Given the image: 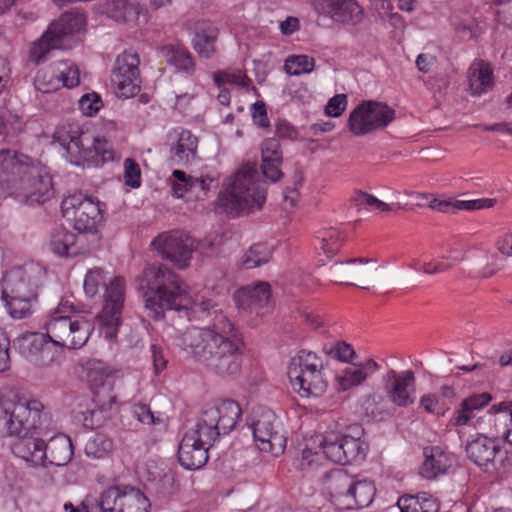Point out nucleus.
<instances>
[{
    "instance_id": "5701e85b",
    "label": "nucleus",
    "mask_w": 512,
    "mask_h": 512,
    "mask_svg": "<svg viewBox=\"0 0 512 512\" xmlns=\"http://www.w3.org/2000/svg\"><path fill=\"white\" fill-rule=\"evenodd\" d=\"M15 349L37 367H48L54 361V353L43 345L42 338L36 333L23 334L14 340Z\"/></svg>"
},
{
    "instance_id": "473e14b6",
    "label": "nucleus",
    "mask_w": 512,
    "mask_h": 512,
    "mask_svg": "<svg viewBox=\"0 0 512 512\" xmlns=\"http://www.w3.org/2000/svg\"><path fill=\"white\" fill-rule=\"evenodd\" d=\"M160 54L167 64L177 71L193 75L196 70L194 57L191 52L180 44H167L160 48Z\"/></svg>"
},
{
    "instance_id": "39448f33",
    "label": "nucleus",
    "mask_w": 512,
    "mask_h": 512,
    "mask_svg": "<svg viewBox=\"0 0 512 512\" xmlns=\"http://www.w3.org/2000/svg\"><path fill=\"white\" fill-rule=\"evenodd\" d=\"M46 336L56 346L66 349L82 348L94 331V324L77 313L68 299H62L49 314L44 325Z\"/></svg>"
},
{
    "instance_id": "7ed1b4c3",
    "label": "nucleus",
    "mask_w": 512,
    "mask_h": 512,
    "mask_svg": "<svg viewBox=\"0 0 512 512\" xmlns=\"http://www.w3.org/2000/svg\"><path fill=\"white\" fill-rule=\"evenodd\" d=\"M53 139L64 149L65 158L74 165L97 167L115 158V151L107 139L83 130L76 122L59 124Z\"/></svg>"
},
{
    "instance_id": "de8ad7c7",
    "label": "nucleus",
    "mask_w": 512,
    "mask_h": 512,
    "mask_svg": "<svg viewBox=\"0 0 512 512\" xmlns=\"http://www.w3.org/2000/svg\"><path fill=\"white\" fill-rule=\"evenodd\" d=\"M323 352L333 359L349 364H352L353 359L356 357L353 347L345 341L325 344L323 346Z\"/></svg>"
},
{
    "instance_id": "774afa93",
    "label": "nucleus",
    "mask_w": 512,
    "mask_h": 512,
    "mask_svg": "<svg viewBox=\"0 0 512 512\" xmlns=\"http://www.w3.org/2000/svg\"><path fill=\"white\" fill-rule=\"evenodd\" d=\"M401 512H428L423 509L419 499L414 496H403L398 500Z\"/></svg>"
},
{
    "instance_id": "423d86ee",
    "label": "nucleus",
    "mask_w": 512,
    "mask_h": 512,
    "mask_svg": "<svg viewBox=\"0 0 512 512\" xmlns=\"http://www.w3.org/2000/svg\"><path fill=\"white\" fill-rule=\"evenodd\" d=\"M49 421L43 403L22 396L16 401L0 397V427L10 436L42 435Z\"/></svg>"
},
{
    "instance_id": "4468645a",
    "label": "nucleus",
    "mask_w": 512,
    "mask_h": 512,
    "mask_svg": "<svg viewBox=\"0 0 512 512\" xmlns=\"http://www.w3.org/2000/svg\"><path fill=\"white\" fill-rule=\"evenodd\" d=\"M61 209L65 217H72L74 228L81 233H95L103 222L101 203L82 192L64 198Z\"/></svg>"
},
{
    "instance_id": "ea45409f",
    "label": "nucleus",
    "mask_w": 512,
    "mask_h": 512,
    "mask_svg": "<svg viewBox=\"0 0 512 512\" xmlns=\"http://www.w3.org/2000/svg\"><path fill=\"white\" fill-rule=\"evenodd\" d=\"M106 14L116 22L125 23L138 15L137 6L128 0H109L105 6Z\"/></svg>"
},
{
    "instance_id": "9b49d317",
    "label": "nucleus",
    "mask_w": 512,
    "mask_h": 512,
    "mask_svg": "<svg viewBox=\"0 0 512 512\" xmlns=\"http://www.w3.org/2000/svg\"><path fill=\"white\" fill-rule=\"evenodd\" d=\"M148 498L128 485L108 487L98 497L86 498L87 512H148Z\"/></svg>"
},
{
    "instance_id": "864d4df0",
    "label": "nucleus",
    "mask_w": 512,
    "mask_h": 512,
    "mask_svg": "<svg viewBox=\"0 0 512 512\" xmlns=\"http://www.w3.org/2000/svg\"><path fill=\"white\" fill-rule=\"evenodd\" d=\"M106 285V277L101 268L90 269L84 279V291L89 297L95 296L99 292V288Z\"/></svg>"
},
{
    "instance_id": "49530a36",
    "label": "nucleus",
    "mask_w": 512,
    "mask_h": 512,
    "mask_svg": "<svg viewBox=\"0 0 512 512\" xmlns=\"http://www.w3.org/2000/svg\"><path fill=\"white\" fill-rule=\"evenodd\" d=\"M315 59L308 55H291L285 60L284 70L287 74L299 76L314 70Z\"/></svg>"
},
{
    "instance_id": "20e7f679",
    "label": "nucleus",
    "mask_w": 512,
    "mask_h": 512,
    "mask_svg": "<svg viewBox=\"0 0 512 512\" xmlns=\"http://www.w3.org/2000/svg\"><path fill=\"white\" fill-rule=\"evenodd\" d=\"M266 192V183L260 179L257 165L247 163L220 193L218 206L233 217L249 214L263 206Z\"/></svg>"
},
{
    "instance_id": "7c9ffc66",
    "label": "nucleus",
    "mask_w": 512,
    "mask_h": 512,
    "mask_svg": "<svg viewBox=\"0 0 512 512\" xmlns=\"http://www.w3.org/2000/svg\"><path fill=\"white\" fill-rule=\"evenodd\" d=\"M218 34V28L211 22L201 21L196 23L192 46L200 57L209 59L216 53L215 43Z\"/></svg>"
},
{
    "instance_id": "603ef678",
    "label": "nucleus",
    "mask_w": 512,
    "mask_h": 512,
    "mask_svg": "<svg viewBox=\"0 0 512 512\" xmlns=\"http://www.w3.org/2000/svg\"><path fill=\"white\" fill-rule=\"evenodd\" d=\"M131 413L134 418L145 425H162L164 426V419L160 413L155 414L151 411L150 407L144 403H135L131 407Z\"/></svg>"
},
{
    "instance_id": "37998d69",
    "label": "nucleus",
    "mask_w": 512,
    "mask_h": 512,
    "mask_svg": "<svg viewBox=\"0 0 512 512\" xmlns=\"http://www.w3.org/2000/svg\"><path fill=\"white\" fill-rule=\"evenodd\" d=\"M341 434L331 433L319 436V449L322 454L334 463L342 464L343 445Z\"/></svg>"
},
{
    "instance_id": "f03ea898",
    "label": "nucleus",
    "mask_w": 512,
    "mask_h": 512,
    "mask_svg": "<svg viewBox=\"0 0 512 512\" xmlns=\"http://www.w3.org/2000/svg\"><path fill=\"white\" fill-rule=\"evenodd\" d=\"M491 401L492 396L487 392L466 397L455 408L450 424L455 427L472 425L475 430L487 437L493 439L503 436L506 439L512 425V402L493 405L485 414L477 416V413Z\"/></svg>"
},
{
    "instance_id": "6ab92c4d",
    "label": "nucleus",
    "mask_w": 512,
    "mask_h": 512,
    "mask_svg": "<svg viewBox=\"0 0 512 512\" xmlns=\"http://www.w3.org/2000/svg\"><path fill=\"white\" fill-rule=\"evenodd\" d=\"M383 380L387 397L395 406L406 408L415 402L416 379L413 371L398 373L389 370Z\"/></svg>"
},
{
    "instance_id": "69168bd1",
    "label": "nucleus",
    "mask_w": 512,
    "mask_h": 512,
    "mask_svg": "<svg viewBox=\"0 0 512 512\" xmlns=\"http://www.w3.org/2000/svg\"><path fill=\"white\" fill-rule=\"evenodd\" d=\"M252 118L254 123L261 128L270 126L266 106L262 101H257L252 105Z\"/></svg>"
},
{
    "instance_id": "f257e3e1",
    "label": "nucleus",
    "mask_w": 512,
    "mask_h": 512,
    "mask_svg": "<svg viewBox=\"0 0 512 512\" xmlns=\"http://www.w3.org/2000/svg\"><path fill=\"white\" fill-rule=\"evenodd\" d=\"M136 281L149 317L157 320L166 309H185L209 321L207 327L187 329L182 336L184 349L196 362L221 377L240 373L244 342L218 303L204 296H190L182 280L160 263L146 267Z\"/></svg>"
},
{
    "instance_id": "052dcab7",
    "label": "nucleus",
    "mask_w": 512,
    "mask_h": 512,
    "mask_svg": "<svg viewBox=\"0 0 512 512\" xmlns=\"http://www.w3.org/2000/svg\"><path fill=\"white\" fill-rule=\"evenodd\" d=\"M496 204V199L492 198H481L475 200H456L455 208L458 210H480L486 208H492Z\"/></svg>"
},
{
    "instance_id": "680f3d73",
    "label": "nucleus",
    "mask_w": 512,
    "mask_h": 512,
    "mask_svg": "<svg viewBox=\"0 0 512 512\" xmlns=\"http://www.w3.org/2000/svg\"><path fill=\"white\" fill-rule=\"evenodd\" d=\"M124 168L125 183L132 188H138L141 184V172L139 165L136 163L135 160L127 158L124 162Z\"/></svg>"
},
{
    "instance_id": "1a4fd4ad",
    "label": "nucleus",
    "mask_w": 512,
    "mask_h": 512,
    "mask_svg": "<svg viewBox=\"0 0 512 512\" xmlns=\"http://www.w3.org/2000/svg\"><path fill=\"white\" fill-rule=\"evenodd\" d=\"M288 378L301 397H320L328 386L324 363L316 353L301 350L289 362Z\"/></svg>"
},
{
    "instance_id": "a18cd8bd",
    "label": "nucleus",
    "mask_w": 512,
    "mask_h": 512,
    "mask_svg": "<svg viewBox=\"0 0 512 512\" xmlns=\"http://www.w3.org/2000/svg\"><path fill=\"white\" fill-rule=\"evenodd\" d=\"M83 369L87 381L94 387L102 386L110 375L109 367L103 361L96 359L88 360Z\"/></svg>"
},
{
    "instance_id": "72a5a7b5",
    "label": "nucleus",
    "mask_w": 512,
    "mask_h": 512,
    "mask_svg": "<svg viewBox=\"0 0 512 512\" xmlns=\"http://www.w3.org/2000/svg\"><path fill=\"white\" fill-rule=\"evenodd\" d=\"M355 478L345 469H333L326 474L325 486L330 496L345 506Z\"/></svg>"
},
{
    "instance_id": "bb28decb",
    "label": "nucleus",
    "mask_w": 512,
    "mask_h": 512,
    "mask_svg": "<svg viewBox=\"0 0 512 512\" xmlns=\"http://www.w3.org/2000/svg\"><path fill=\"white\" fill-rule=\"evenodd\" d=\"M28 158L24 155H18L12 150H0V187L9 193V186L17 181L26 167Z\"/></svg>"
},
{
    "instance_id": "bf43d9fd",
    "label": "nucleus",
    "mask_w": 512,
    "mask_h": 512,
    "mask_svg": "<svg viewBox=\"0 0 512 512\" xmlns=\"http://www.w3.org/2000/svg\"><path fill=\"white\" fill-rule=\"evenodd\" d=\"M355 201L358 206L365 207L368 209H375L379 211H391L392 208L389 204L379 200L375 196L365 193V192H359L356 197Z\"/></svg>"
},
{
    "instance_id": "2eb2a0df",
    "label": "nucleus",
    "mask_w": 512,
    "mask_h": 512,
    "mask_svg": "<svg viewBox=\"0 0 512 512\" xmlns=\"http://www.w3.org/2000/svg\"><path fill=\"white\" fill-rule=\"evenodd\" d=\"M251 428L254 439L261 451L269 452L274 456L284 452L287 443L286 432L281 421L272 410L259 408L255 412Z\"/></svg>"
},
{
    "instance_id": "6e6552de",
    "label": "nucleus",
    "mask_w": 512,
    "mask_h": 512,
    "mask_svg": "<svg viewBox=\"0 0 512 512\" xmlns=\"http://www.w3.org/2000/svg\"><path fill=\"white\" fill-rule=\"evenodd\" d=\"M86 17L79 11L63 13L59 19L48 26L40 39L35 41L29 52V60L39 64L55 49H67L72 46L75 35L84 32Z\"/></svg>"
},
{
    "instance_id": "a878e982",
    "label": "nucleus",
    "mask_w": 512,
    "mask_h": 512,
    "mask_svg": "<svg viewBox=\"0 0 512 512\" xmlns=\"http://www.w3.org/2000/svg\"><path fill=\"white\" fill-rule=\"evenodd\" d=\"M39 436H17L19 439L12 445V453L31 467L46 466L44 440Z\"/></svg>"
},
{
    "instance_id": "8fccbe9b",
    "label": "nucleus",
    "mask_w": 512,
    "mask_h": 512,
    "mask_svg": "<svg viewBox=\"0 0 512 512\" xmlns=\"http://www.w3.org/2000/svg\"><path fill=\"white\" fill-rule=\"evenodd\" d=\"M56 67L62 72L59 79L62 87L73 88L80 82V71L77 65L70 61L56 62Z\"/></svg>"
},
{
    "instance_id": "c03bdc74",
    "label": "nucleus",
    "mask_w": 512,
    "mask_h": 512,
    "mask_svg": "<svg viewBox=\"0 0 512 512\" xmlns=\"http://www.w3.org/2000/svg\"><path fill=\"white\" fill-rule=\"evenodd\" d=\"M469 84L473 94L485 93L493 85L492 71L487 66L472 68L469 73Z\"/></svg>"
},
{
    "instance_id": "aec40b11",
    "label": "nucleus",
    "mask_w": 512,
    "mask_h": 512,
    "mask_svg": "<svg viewBox=\"0 0 512 512\" xmlns=\"http://www.w3.org/2000/svg\"><path fill=\"white\" fill-rule=\"evenodd\" d=\"M315 5L335 22L357 25L363 20V9L355 0H315Z\"/></svg>"
},
{
    "instance_id": "58836bf2",
    "label": "nucleus",
    "mask_w": 512,
    "mask_h": 512,
    "mask_svg": "<svg viewBox=\"0 0 512 512\" xmlns=\"http://www.w3.org/2000/svg\"><path fill=\"white\" fill-rule=\"evenodd\" d=\"M342 445V465L360 462L365 459L368 447L359 437L343 435Z\"/></svg>"
},
{
    "instance_id": "393cba45",
    "label": "nucleus",
    "mask_w": 512,
    "mask_h": 512,
    "mask_svg": "<svg viewBox=\"0 0 512 512\" xmlns=\"http://www.w3.org/2000/svg\"><path fill=\"white\" fill-rule=\"evenodd\" d=\"M379 369V364L373 359L353 364L340 370L335 376V389L345 392L362 385L370 376Z\"/></svg>"
},
{
    "instance_id": "b1692460",
    "label": "nucleus",
    "mask_w": 512,
    "mask_h": 512,
    "mask_svg": "<svg viewBox=\"0 0 512 512\" xmlns=\"http://www.w3.org/2000/svg\"><path fill=\"white\" fill-rule=\"evenodd\" d=\"M234 299L242 309L256 314H265L271 310V288L267 282H259L250 287H244L235 293Z\"/></svg>"
},
{
    "instance_id": "c756f323",
    "label": "nucleus",
    "mask_w": 512,
    "mask_h": 512,
    "mask_svg": "<svg viewBox=\"0 0 512 512\" xmlns=\"http://www.w3.org/2000/svg\"><path fill=\"white\" fill-rule=\"evenodd\" d=\"M424 456L420 474L426 479H435L447 473L454 463L453 455L439 446L424 448Z\"/></svg>"
},
{
    "instance_id": "f704fd0d",
    "label": "nucleus",
    "mask_w": 512,
    "mask_h": 512,
    "mask_svg": "<svg viewBox=\"0 0 512 512\" xmlns=\"http://www.w3.org/2000/svg\"><path fill=\"white\" fill-rule=\"evenodd\" d=\"M376 494V488L372 481L369 480H354L351 492L349 493L347 501H345L344 508L346 509H362L368 507Z\"/></svg>"
},
{
    "instance_id": "0e129e2a",
    "label": "nucleus",
    "mask_w": 512,
    "mask_h": 512,
    "mask_svg": "<svg viewBox=\"0 0 512 512\" xmlns=\"http://www.w3.org/2000/svg\"><path fill=\"white\" fill-rule=\"evenodd\" d=\"M282 161H262L261 169L264 177L269 179L271 182H277L283 177V173L280 170Z\"/></svg>"
},
{
    "instance_id": "a19ab883",
    "label": "nucleus",
    "mask_w": 512,
    "mask_h": 512,
    "mask_svg": "<svg viewBox=\"0 0 512 512\" xmlns=\"http://www.w3.org/2000/svg\"><path fill=\"white\" fill-rule=\"evenodd\" d=\"M61 73L55 63L39 70L34 80L36 89L43 93H50L60 89L62 87L59 79Z\"/></svg>"
},
{
    "instance_id": "f8f14e48",
    "label": "nucleus",
    "mask_w": 512,
    "mask_h": 512,
    "mask_svg": "<svg viewBox=\"0 0 512 512\" xmlns=\"http://www.w3.org/2000/svg\"><path fill=\"white\" fill-rule=\"evenodd\" d=\"M9 196L23 204H41L54 196L50 173L41 166L28 164L13 185L9 186Z\"/></svg>"
},
{
    "instance_id": "3c124183",
    "label": "nucleus",
    "mask_w": 512,
    "mask_h": 512,
    "mask_svg": "<svg viewBox=\"0 0 512 512\" xmlns=\"http://www.w3.org/2000/svg\"><path fill=\"white\" fill-rule=\"evenodd\" d=\"M213 80L218 88H221L224 84L247 87L250 82V80L242 70H236L232 72H215L213 75Z\"/></svg>"
},
{
    "instance_id": "13d9d810",
    "label": "nucleus",
    "mask_w": 512,
    "mask_h": 512,
    "mask_svg": "<svg viewBox=\"0 0 512 512\" xmlns=\"http://www.w3.org/2000/svg\"><path fill=\"white\" fill-rule=\"evenodd\" d=\"M262 161H283L282 150L276 138H267L261 144Z\"/></svg>"
},
{
    "instance_id": "4c0bfd02",
    "label": "nucleus",
    "mask_w": 512,
    "mask_h": 512,
    "mask_svg": "<svg viewBox=\"0 0 512 512\" xmlns=\"http://www.w3.org/2000/svg\"><path fill=\"white\" fill-rule=\"evenodd\" d=\"M272 257V248L265 243L252 245L242 256L240 266L243 269H253L264 265Z\"/></svg>"
},
{
    "instance_id": "ddd939ff",
    "label": "nucleus",
    "mask_w": 512,
    "mask_h": 512,
    "mask_svg": "<svg viewBox=\"0 0 512 512\" xmlns=\"http://www.w3.org/2000/svg\"><path fill=\"white\" fill-rule=\"evenodd\" d=\"M395 119V111L387 104L363 101L351 111L347 127L355 136H364L387 127Z\"/></svg>"
},
{
    "instance_id": "e433bc0d",
    "label": "nucleus",
    "mask_w": 512,
    "mask_h": 512,
    "mask_svg": "<svg viewBox=\"0 0 512 512\" xmlns=\"http://www.w3.org/2000/svg\"><path fill=\"white\" fill-rule=\"evenodd\" d=\"M114 450V441L104 433H95L86 442L84 451L87 457L103 459Z\"/></svg>"
},
{
    "instance_id": "4d7b16f0",
    "label": "nucleus",
    "mask_w": 512,
    "mask_h": 512,
    "mask_svg": "<svg viewBox=\"0 0 512 512\" xmlns=\"http://www.w3.org/2000/svg\"><path fill=\"white\" fill-rule=\"evenodd\" d=\"M102 107V99L95 92L85 94L79 100V109L86 116L96 115Z\"/></svg>"
},
{
    "instance_id": "cd10ccee",
    "label": "nucleus",
    "mask_w": 512,
    "mask_h": 512,
    "mask_svg": "<svg viewBox=\"0 0 512 512\" xmlns=\"http://www.w3.org/2000/svg\"><path fill=\"white\" fill-rule=\"evenodd\" d=\"M367 259H351L347 262H335L328 269L331 281L339 284L353 285V281H360L372 275V271L362 266L368 263Z\"/></svg>"
},
{
    "instance_id": "a211bd4d",
    "label": "nucleus",
    "mask_w": 512,
    "mask_h": 512,
    "mask_svg": "<svg viewBox=\"0 0 512 512\" xmlns=\"http://www.w3.org/2000/svg\"><path fill=\"white\" fill-rule=\"evenodd\" d=\"M139 64V55L135 52L125 51L117 57L111 81L120 96L128 98L140 90Z\"/></svg>"
},
{
    "instance_id": "c9c22d12",
    "label": "nucleus",
    "mask_w": 512,
    "mask_h": 512,
    "mask_svg": "<svg viewBox=\"0 0 512 512\" xmlns=\"http://www.w3.org/2000/svg\"><path fill=\"white\" fill-rule=\"evenodd\" d=\"M125 284L120 277H115L105 289V305L103 312L111 316L112 321L118 320L124 303Z\"/></svg>"
},
{
    "instance_id": "dca6fc26",
    "label": "nucleus",
    "mask_w": 512,
    "mask_h": 512,
    "mask_svg": "<svg viewBox=\"0 0 512 512\" xmlns=\"http://www.w3.org/2000/svg\"><path fill=\"white\" fill-rule=\"evenodd\" d=\"M151 245L159 255L180 269L188 267L194 251V239L180 230L159 234Z\"/></svg>"
},
{
    "instance_id": "5fc2aeb1",
    "label": "nucleus",
    "mask_w": 512,
    "mask_h": 512,
    "mask_svg": "<svg viewBox=\"0 0 512 512\" xmlns=\"http://www.w3.org/2000/svg\"><path fill=\"white\" fill-rule=\"evenodd\" d=\"M385 403L386 398L384 394L379 391H374L363 397L362 407L367 415L376 417L385 411Z\"/></svg>"
},
{
    "instance_id": "9d476101",
    "label": "nucleus",
    "mask_w": 512,
    "mask_h": 512,
    "mask_svg": "<svg viewBox=\"0 0 512 512\" xmlns=\"http://www.w3.org/2000/svg\"><path fill=\"white\" fill-rule=\"evenodd\" d=\"M36 298L37 282L30 271L16 267L6 272L2 279V299L13 318L29 315Z\"/></svg>"
},
{
    "instance_id": "4be33fe9",
    "label": "nucleus",
    "mask_w": 512,
    "mask_h": 512,
    "mask_svg": "<svg viewBox=\"0 0 512 512\" xmlns=\"http://www.w3.org/2000/svg\"><path fill=\"white\" fill-rule=\"evenodd\" d=\"M170 158L173 163L187 164L197 156L198 139L191 131L175 128L167 135Z\"/></svg>"
},
{
    "instance_id": "0eeeda50",
    "label": "nucleus",
    "mask_w": 512,
    "mask_h": 512,
    "mask_svg": "<svg viewBox=\"0 0 512 512\" xmlns=\"http://www.w3.org/2000/svg\"><path fill=\"white\" fill-rule=\"evenodd\" d=\"M242 415L240 405L234 400H218L203 409L195 429L186 436H194L209 448L221 436L230 433Z\"/></svg>"
},
{
    "instance_id": "412c9836",
    "label": "nucleus",
    "mask_w": 512,
    "mask_h": 512,
    "mask_svg": "<svg viewBox=\"0 0 512 512\" xmlns=\"http://www.w3.org/2000/svg\"><path fill=\"white\" fill-rule=\"evenodd\" d=\"M464 449L467 458L471 462L484 470H488L494 466L500 446L494 439L477 431L475 436L465 441Z\"/></svg>"
},
{
    "instance_id": "6e6d98bb",
    "label": "nucleus",
    "mask_w": 512,
    "mask_h": 512,
    "mask_svg": "<svg viewBox=\"0 0 512 512\" xmlns=\"http://www.w3.org/2000/svg\"><path fill=\"white\" fill-rule=\"evenodd\" d=\"M456 33L463 39H477L483 33V28L475 19L454 23Z\"/></svg>"
},
{
    "instance_id": "09e8293b",
    "label": "nucleus",
    "mask_w": 512,
    "mask_h": 512,
    "mask_svg": "<svg viewBox=\"0 0 512 512\" xmlns=\"http://www.w3.org/2000/svg\"><path fill=\"white\" fill-rule=\"evenodd\" d=\"M342 242L341 233L335 228L324 230L320 236V248L328 257L334 256L339 251Z\"/></svg>"
},
{
    "instance_id": "79ce46f5",
    "label": "nucleus",
    "mask_w": 512,
    "mask_h": 512,
    "mask_svg": "<svg viewBox=\"0 0 512 512\" xmlns=\"http://www.w3.org/2000/svg\"><path fill=\"white\" fill-rule=\"evenodd\" d=\"M75 242L76 235L73 232L64 227H58L51 233L49 245L53 253L68 256Z\"/></svg>"
},
{
    "instance_id": "2f4dec72",
    "label": "nucleus",
    "mask_w": 512,
    "mask_h": 512,
    "mask_svg": "<svg viewBox=\"0 0 512 512\" xmlns=\"http://www.w3.org/2000/svg\"><path fill=\"white\" fill-rule=\"evenodd\" d=\"M46 452V466H64L67 465L73 456V446L71 439L65 434H57L44 442Z\"/></svg>"
},
{
    "instance_id": "338daca9",
    "label": "nucleus",
    "mask_w": 512,
    "mask_h": 512,
    "mask_svg": "<svg viewBox=\"0 0 512 512\" xmlns=\"http://www.w3.org/2000/svg\"><path fill=\"white\" fill-rule=\"evenodd\" d=\"M80 413L83 415L84 425L91 428L100 426L104 420L102 409L88 407L87 410L81 411Z\"/></svg>"
},
{
    "instance_id": "c85d7f7f",
    "label": "nucleus",
    "mask_w": 512,
    "mask_h": 512,
    "mask_svg": "<svg viewBox=\"0 0 512 512\" xmlns=\"http://www.w3.org/2000/svg\"><path fill=\"white\" fill-rule=\"evenodd\" d=\"M209 447L198 442L194 436L184 435L178 448V461L187 470L202 468L208 461Z\"/></svg>"
},
{
    "instance_id": "f3484780",
    "label": "nucleus",
    "mask_w": 512,
    "mask_h": 512,
    "mask_svg": "<svg viewBox=\"0 0 512 512\" xmlns=\"http://www.w3.org/2000/svg\"><path fill=\"white\" fill-rule=\"evenodd\" d=\"M172 194L187 201H201L209 197L217 186L216 177L211 174L188 175L182 170H174L170 179Z\"/></svg>"
},
{
    "instance_id": "e2e57ef3",
    "label": "nucleus",
    "mask_w": 512,
    "mask_h": 512,
    "mask_svg": "<svg viewBox=\"0 0 512 512\" xmlns=\"http://www.w3.org/2000/svg\"><path fill=\"white\" fill-rule=\"evenodd\" d=\"M346 106L347 96L345 94H337L328 101L325 113L331 117H338L345 111Z\"/></svg>"
}]
</instances>
